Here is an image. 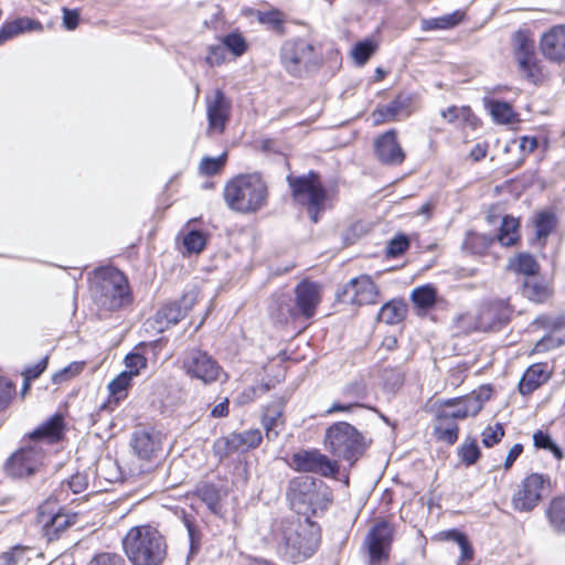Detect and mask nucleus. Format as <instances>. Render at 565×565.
Listing matches in <instances>:
<instances>
[{
  "mask_svg": "<svg viewBox=\"0 0 565 565\" xmlns=\"http://www.w3.org/2000/svg\"><path fill=\"white\" fill-rule=\"evenodd\" d=\"M223 196L232 211L256 213L267 205L268 186L259 173L239 174L226 183Z\"/></svg>",
  "mask_w": 565,
  "mask_h": 565,
  "instance_id": "1",
  "label": "nucleus"
},
{
  "mask_svg": "<svg viewBox=\"0 0 565 565\" xmlns=\"http://www.w3.org/2000/svg\"><path fill=\"white\" fill-rule=\"evenodd\" d=\"M122 547L132 565H161L168 550L164 536L151 525L131 527L122 539Z\"/></svg>",
  "mask_w": 565,
  "mask_h": 565,
  "instance_id": "2",
  "label": "nucleus"
},
{
  "mask_svg": "<svg viewBox=\"0 0 565 565\" xmlns=\"http://www.w3.org/2000/svg\"><path fill=\"white\" fill-rule=\"evenodd\" d=\"M90 291L96 306L107 311L119 310L132 300L127 278L114 267L95 271Z\"/></svg>",
  "mask_w": 565,
  "mask_h": 565,
  "instance_id": "3",
  "label": "nucleus"
},
{
  "mask_svg": "<svg viewBox=\"0 0 565 565\" xmlns=\"http://www.w3.org/2000/svg\"><path fill=\"white\" fill-rule=\"evenodd\" d=\"M287 499L292 510L309 519L318 511L326 510L332 500V495L323 481L309 476H301L290 480Z\"/></svg>",
  "mask_w": 565,
  "mask_h": 565,
  "instance_id": "4",
  "label": "nucleus"
},
{
  "mask_svg": "<svg viewBox=\"0 0 565 565\" xmlns=\"http://www.w3.org/2000/svg\"><path fill=\"white\" fill-rule=\"evenodd\" d=\"M278 535L280 547L292 562L310 557L319 544V531L309 519L303 522L298 518L282 520Z\"/></svg>",
  "mask_w": 565,
  "mask_h": 565,
  "instance_id": "5",
  "label": "nucleus"
},
{
  "mask_svg": "<svg viewBox=\"0 0 565 565\" xmlns=\"http://www.w3.org/2000/svg\"><path fill=\"white\" fill-rule=\"evenodd\" d=\"M323 443L332 456L348 461L350 466H353L367 448L363 434L347 422L329 426Z\"/></svg>",
  "mask_w": 565,
  "mask_h": 565,
  "instance_id": "6",
  "label": "nucleus"
},
{
  "mask_svg": "<svg viewBox=\"0 0 565 565\" xmlns=\"http://www.w3.org/2000/svg\"><path fill=\"white\" fill-rule=\"evenodd\" d=\"M294 200L307 207L313 223H318L319 215L326 210L327 191L320 182L318 174L309 172L301 177H287Z\"/></svg>",
  "mask_w": 565,
  "mask_h": 565,
  "instance_id": "7",
  "label": "nucleus"
},
{
  "mask_svg": "<svg viewBox=\"0 0 565 565\" xmlns=\"http://www.w3.org/2000/svg\"><path fill=\"white\" fill-rule=\"evenodd\" d=\"M280 62L287 73L295 77H301L318 67L322 57L313 44L303 39H296L282 44Z\"/></svg>",
  "mask_w": 565,
  "mask_h": 565,
  "instance_id": "8",
  "label": "nucleus"
},
{
  "mask_svg": "<svg viewBox=\"0 0 565 565\" xmlns=\"http://www.w3.org/2000/svg\"><path fill=\"white\" fill-rule=\"evenodd\" d=\"M295 305L281 301L278 306V320L288 322L298 318L311 319L321 302V286L310 280L300 281L295 288Z\"/></svg>",
  "mask_w": 565,
  "mask_h": 565,
  "instance_id": "9",
  "label": "nucleus"
},
{
  "mask_svg": "<svg viewBox=\"0 0 565 565\" xmlns=\"http://www.w3.org/2000/svg\"><path fill=\"white\" fill-rule=\"evenodd\" d=\"M46 461L47 455L40 445H28L19 448L7 459L4 470L14 479L29 478L41 472Z\"/></svg>",
  "mask_w": 565,
  "mask_h": 565,
  "instance_id": "10",
  "label": "nucleus"
},
{
  "mask_svg": "<svg viewBox=\"0 0 565 565\" xmlns=\"http://www.w3.org/2000/svg\"><path fill=\"white\" fill-rule=\"evenodd\" d=\"M551 491V479L543 473L526 476L512 495V505L520 512L532 511Z\"/></svg>",
  "mask_w": 565,
  "mask_h": 565,
  "instance_id": "11",
  "label": "nucleus"
},
{
  "mask_svg": "<svg viewBox=\"0 0 565 565\" xmlns=\"http://www.w3.org/2000/svg\"><path fill=\"white\" fill-rule=\"evenodd\" d=\"M514 58L520 72L532 83L543 79L541 62L535 53V42L525 31H518L512 40Z\"/></svg>",
  "mask_w": 565,
  "mask_h": 565,
  "instance_id": "12",
  "label": "nucleus"
},
{
  "mask_svg": "<svg viewBox=\"0 0 565 565\" xmlns=\"http://www.w3.org/2000/svg\"><path fill=\"white\" fill-rule=\"evenodd\" d=\"M182 367L188 376L203 384L216 382L222 373L216 360L200 349H188L184 352Z\"/></svg>",
  "mask_w": 565,
  "mask_h": 565,
  "instance_id": "13",
  "label": "nucleus"
},
{
  "mask_svg": "<svg viewBox=\"0 0 565 565\" xmlns=\"http://www.w3.org/2000/svg\"><path fill=\"white\" fill-rule=\"evenodd\" d=\"M199 291L195 288L184 292L180 300L166 303L154 315V328L162 332L177 324L193 308L198 300Z\"/></svg>",
  "mask_w": 565,
  "mask_h": 565,
  "instance_id": "14",
  "label": "nucleus"
},
{
  "mask_svg": "<svg viewBox=\"0 0 565 565\" xmlns=\"http://www.w3.org/2000/svg\"><path fill=\"white\" fill-rule=\"evenodd\" d=\"M291 460L298 471L318 473L326 478H335L339 473V463L317 449L300 450L292 455Z\"/></svg>",
  "mask_w": 565,
  "mask_h": 565,
  "instance_id": "15",
  "label": "nucleus"
},
{
  "mask_svg": "<svg viewBox=\"0 0 565 565\" xmlns=\"http://www.w3.org/2000/svg\"><path fill=\"white\" fill-rule=\"evenodd\" d=\"M263 435L259 429H249L243 433H231L218 438L214 448L220 457H228L236 451H246L259 446Z\"/></svg>",
  "mask_w": 565,
  "mask_h": 565,
  "instance_id": "16",
  "label": "nucleus"
},
{
  "mask_svg": "<svg viewBox=\"0 0 565 565\" xmlns=\"http://www.w3.org/2000/svg\"><path fill=\"white\" fill-rule=\"evenodd\" d=\"M377 296V288L369 276L352 278L342 289L338 297L343 302L362 306L374 303Z\"/></svg>",
  "mask_w": 565,
  "mask_h": 565,
  "instance_id": "17",
  "label": "nucleus"
},
{
  "mask_svg": "<svg viewBox=\"0 0 565 565\" xmlns=\"http://www.w3.org/2000/svg\"><path fill=\"white\" fill-rule=\"evenodd\" d=\"M392 541L393 527L388 522H379L370 530L365 539V545L372 564L387 558Z\"/></svg>",
  "mask_w": 565,
  "mask_h": 565,
  "instance_id": "18",
  "label": "nucleus"
},
{
  "mask_svg": "<svg viewBox=\"0 0 565 565\" xmlns=\"http://www.w3.org/2000/svg\"><path fill=\"white\" fill-rule=\"evenodd\" d=\"M131 446L140 459L150 460L161 451L162 434L153 427L138 428L132 434Z\"/></svg>",
  "mask_w": 565,
  "mask_h": 565,
  "instance_id": "19",
  "label": "nucleus"
},
{
  "mask_svg": "<svg viewBox=\"0 0 565 565\" xmlns=\"http://www.w3.org/2000/svg\"><path fill=\"white\" fill-rule=\"evenodd\" d=\"M374 152L377 160L386 166H399L405 159V152L397 141L394 129L387 130L375 139Z\"/></svg>",
  "mask_w": 565,
  "mask_h": 565,
  "instance_id": "20",
  "label": "nucleus"
},
{
  "mask_svg": "<svg viewBox=\"0 0 565 565\" xmlns=\"http://www.w3.org/2000/svg\"><path fill=\"white\" fill-rule=\"evenodd\" d=\"M511 316V309L507 301L494 300L480 307L477 316L476 328L481 331L495 329L505 323Z\"/></svg>",
  "mask_w": 565,
  "mask_h": 565,
  "instance_id": "21",
  "label": "nucleus"
},
{
  "mask_svg": "<svg viewBox=\"0 0 565 565\" xmlns=\"http://www.w3.org/2000/svg\"><path fill=\"white\" fill-rule=\"evenodd\" d=\"M285 397H276L263 408L260 423L268 440H275L285 427Z\"/></svg>",
  "mask_w": 565,
  "mask_h": 565,
  "instance_id": "22",
  "label": "nucleus"
},
{
  "mask_svg": "<svg viewBox=\"0 0 565 565\" xmlns=\"http://www.w3.org/2000/svg\"><path fill=\"white\" fill-rule=\"evenodd\" d=\"M540 49L547 60L565 63V25H554L546 31L541 36Z\"/></svg>",
  "mask_w": 565,
  "mask_h": 565,
  "instance_id": "23",
  "label": "nucleus"
},
{
  "mask_svg": "<svg viewBox=\"0 0 565 565\" xmlns=\"http://www.w3.org/2000/svg\"><path fill=\"white\" fill-rule=\"evenodd\" d=\"M231 103L220 89L214 92L212 98L206 100L209 129L222 134L230 119Z\"/></svg>",
  "mask_w": 565,
  "mask_h": 565,
  "instance_id": "24",
  "label": "nucleus"
},
{
  "mask_svg": "<svg viewBox=\"0 0 565 565\" xmlns=\"http://www.w3.org/2000/svg\"><path fill=\"white\" fill-rule=\"evenodd\" d=\"M75 514L63 512L51 514L41 511L39 513V522L42 524L44 534L49 541L58 539L62 532L75 523Z\"/></svg>",
  "mask_w": 565,
  "mask_h": 565,
  "instance_id": "25",
  "label": "nucleus"
},
{
  "mask_svg": "<svg viewBox=\"0 0 565 565\" xmlns=\"http://www.w3.org/2000/svg\"><path fill=\"white\" fill-rule=\"evenodd\" d=\"M64 429V417L56 413L30 433L29 438L33 441L45 440L49 444H55L63 438Z\"/></svg>",
  "mask_w": 565,
  "mask_h": 565,
  "instance_id": "26",
  "label": "nucleus"
},
{
  "mask_svg": "<svg viewBox=\"0 0 565 565\" xmlns=\"http://www.w3.org/2000/svg\"><path fill=\"white\" fill-rule=\"evenodd\" d=\"M547 327L551 329V332L537 341L535 344L537 352L553 350L565 344V319L557 318L550 321Z\"/></svg>",
  "mask_w": 565,
  "mask_h": 565,
  "instance_id": "27",
  "label": "nucleus"
},
{
  "mask_svg": "<svg viewBox=\"0 0 565 565\" xmlns=\"http://www.w3.org/2000/svg\"><path fill=\"white\" fill-rule=\"evenodd\" d=\"M196 494L213 514L221 518L224 515L223 500L226 498L225 491L212 483H204L196 489Z\"/></svg>",
  "mask_w": 565,
  "mask_h": 565,
  "instance_id": "28",
  "label": "nucleus"
},
{
  "mask_svg": "<svg viewBox=\"0 0 565 565\" xmlns=\"http://www.w3.org/2000/svg\"><path fill=\"white\" fill-rule=\"evenodd\" d=\"M458 430L456 420L450 417L444 418L441 411L436 413L434 433L439 440L454 445L458 439Z\"/></svg>",
  "mask_w": 565,
  "mask_h": 565,
  "instance_id": "29",
  "label": "nucleus"
},
{
  "mask_svg": "<svg viewBox=\"0 0 565 565\" xmlns=\"http://www.w3.org/2000/svg\"><path fill=\"white\" fill-rule=\"evenodd\" d=\"M407 313V306L403 300L393 299L386 302L377 313V319L390 326L398 324Z\"/></svg>",
  "mask_w": 565,
  "mask_h": 565,
  "instance_id": "30",
  "label": "nucleus"
},
{
  "mask_svg": "<svg viewBox=\"0 0 565 565\" xmlns=\"http://www.w3.org/2000/svg\"><path fill=\"white\" fill-rule=\"evenodd\" d=\"M547 380V376L540 364L530 366L519 383V391L522 395H529Z\"/></svg>",
  "mask_w": 565,
  "mask_h": 565,
  "instance_id": "31",
  "label": "nucleus"
},
{
  "mask_svg": "<svg viewBox=\"0 0 565 565\" xmlns=\"http://www.w3.org/2000/svg\"><path fill=\"white\" fill-rule=\"evenodd\" d=\"M522 294L533 302H544L551 295L550 288L535 276L525 278L522 285Z\"/></svg>",
  "mask_w": 565,
  "mask_h": 565,
  "instance_id": "32",
  "label": "nucleus"
},
{
  "mask_svg": "<svg viewBox=\"0 0 565 565\" xmlns=\"http://www.w3.org/2000/svg\"><path fill=\"white\" fill-rule=\"evenodd\" d=\"M408 106L407 98L397 96L394 100L380 108L374 115L375 124L395 120Z\"/></svg>",
  "mask_w": 565,
  "mask_h": 565,
  "instance_id": "33",
  "label": "nucleus"
},
{
  "mask_svg": "<svg viewBox=\"0 0 565 565\" xmlns=\"http://www.w3.org/2000/svg\"><path fill=\"white\" fill-rule=\"evenodd\" d=\"M546 515L554 531L565 533V497L553 499Z\"/></svg>",
  "mask_w": 565,
  "mask_h": 565,
  "instance_id": "34",
  "label": "nucleus"
},
{
  "mask_svg": "<svg viewBox=\"0 0 565 565\" xmlns=\"http://www.w3.org/2000/svg\"><path fill=\"white\" fill-rule=\"evenodd\" d=\"M519 221L512 216H504L497 235V239L503 246H512L519 238Z\"/></svg>",
  "mask_w": 565,
  "mask_h": 565,
  "instance_id": "35",
  "label": "nucleus"
},
{
  "mask_svg": "<svg viewBox=\"0 0 565 565\" xmlns=\"http://www.w3.org/2000/svg\"><path fill=\"white\" fill-rule=\"evenodd\" d=\"M34 551L28 546L15 545L0 554V565H22L31 559Z\"/></svg>",
  "mask_w": 565,
  "mask_h": 565,
  "instance_id": "36",
  "label": "nucleus"
},
{
  "mask_svg": "<svg viewBox=\"0 0 565 565\" xmlns=\"http://www.w3.org/2000/svg\"><path fill=\"white\" fill-rule=\"evenodd\" d=\"M489 109L497 124L505 125L515 120L516 114L507 102L491 100L489 102Z\"/></svg>",
  "mask_w": 565,
  "mask_h": 565,
  "instance_id": "37",
  "label": "nucleus"
},
{
  "mask_svg": "<svg viewBox=\"0 0 565 565\" xmlns=\"http://www.w3.org/2000/svg\"><path fill=\"white\" fill-rule=\"evenodd\" d=\"M510 268L531 278L537 275L540 266L534 256L520 254L515 259L511 260Z\"/></svg>",
  "mask_w": 565,
  "mask_h": 565,
  "instance_id": "38",
  "label": "nucleus"
},
{
  "mask_svg": "<svg viewBox=\"0 0 565 565\" xmlns=\"http://www.w3.org/2000/svg\"><path fill=\"white\" fill-rule=\"evenodd\" d=\"M489 398V392L480 390L479 393L473 392L472 394L461 397L462 414L468 416H476L482 408L484 401Z\"/></svg>",
  "mask_w": 565,
  "mask_h": 565,
  "instance_id": "39",
  "label": "nucleus"
},
{
  "mask_svg": "<svg viewBox=\"0 0 565 565\" xmlns=\"http://www.w3.org/2000/svg\"><path fill=\"white\" fill-rule=\"evenodd\" d=\"M494 238L484 234L468 233L465 241L463 247L469 249L473 254H482L493 243Z\"/></svg>",
  "mask_w": 565,
  "mask_h": 565,
  "instance_id": "40",
  "label": "nucleus"
},
{
  "mask_svg": "<svg viewBox=\"0 0 565 565\" xmlns=\"http://www.w3.org/2000/svg\"><path fill=\"white\" fill-rule=\"evenodd\" d=\"M375 51L376 43L372 40H365L354 45L351 51V56L356 65L362 66L369 61Z\"/></svg>",
  "mask_w": 565,
  "mask_h": 565,
  "instance_id": "41",
  "label": "nucleus"
},
{
  "mask_svg": "<svg viewBox=\"0 0 565 565\" xmlns=\"http://www.w3.org/2000/svg\"><path fill=\"white\" fill-rule=\"evenodd\" d=\"M460 17L458 13L446 14L440 18L425 19L422 21L424 31L449 29L458 24Z\"/></svg>",
  "mask_w": 565,
  "mask_h": 565,
  "instance_id": "42",
  "label": "nucleus"
},
{
  "mask_svg": "<svg viewBox=\"0 0 565 565\" xmlns=\"http://www.w3.org/2000/svg\"><path fill=\"white\" fill-rule=\"evenodd\" d=\"M206 245V237L205 235L196 230H190L188 233L183 236V246L185 250L191 253H200L204 249Z\"/></svg>",
  "mask_w": 565,
  "mask_h": 565,
  "instance_id": "43",
  "label": "nucleus"
},
{
  "mask_svg": "<svg viewBox=\"0 0 565 565\" xmlns=\"http://www.w3.org/2000/svg\"><path fill=\"white\" fill-rule=\"evenodd\" d=\"M436 292L429 286L418 287L412 292V300L420 308H429L435 303Z\"/></svg>",
  "mask_w": 565,
  "mask_h": 565,
  "instance_id": "44",
  "label": "nucleus"
},
{
  "mask_svg": "<svg viewBox=\"0 0 565 565\" xmlns=\"http://www.w3.org/2000/svg\"><path fill=\"white\" fill-rule=\"evenodd\" d=\"M258 21L268 25L273 31L284 32V14L279 10L259 12Z\"/></svg>",
  "mask_w": 565,
  "mask_h": 565,
  "instance_id": "45",
  "label": "nucleus"
},
{
  "mask_svg": "<svg viewBox=\"0 0 565 565\" xmlns=\"http://www.w3.org/2000/svg\"><path fill=\"white\" fill-rule=\"evenodd\" d=\"M440 116L449 124H454L457 120L469 121L472 116L470 107H457L450 106L441 110Z\"/></svg>",
  "mask_w": 565,
  "mask_h": 565,
  "instance_id": "46",
  "label": "nucleus"
},
{
  "mask_svg": "<svg viewBox=\"0 0 565 565\" xmlns=\"http://www.w3.org/2000/svg\"><path fill=\"white\" fill-rule=\"evenodd\" d=\"M226 51H230L235 56H241L245 53L247 45L244 38L238 33H230L223 38Z\"/></svg>",
  "mask_w": 565,
  "mask_h": 565,
  "instance_id": "47",
  "label": "nucleus"
},
{
  "mask_svg": "<svg viewBox=\"0 0 565 565\" xmlns=\"http://www.w3.org/2000/svg\"><path fill=\"white\" fill-rule=\"evenodd\" d=\"M482 444L486 447H492L501 441L504 436V428L501 424H495L494 426H488L483 429L482 434Z\"/></svg>",
  "mask_w": 565,
  "mask_h": 565,
  "instance_id": "48",
  "label": "nucleus"
},
{
  "mask_svg": "<svg viewBox=\"0 0 565 565\" xmlns=\"http://www.w3.org/2000/svg\"><path fill=\"white\" fill-rule=\"evenodd\" d=\"M459 456L467 466L476 463L480 457V449L476 440L466 441L459 449Z\"/></svg>",
  "mask_w": 565,
  "mask_h": 565,
  "instance_id": "49",
  "label": "nucleus"
},
{
  "mask_svg": "<svg viewBox=\"0 0 565 565\" xmlns=\"http://www.w3.org/2000/svg\"><path fill=\"white\" fill-rule=\"evenodd\" d=\"M444 408L440 411L443 412L444 418H452L456 419H465L467 416L461 415L462 414V403L460 398H450L446 399L444 403Z\"/></svg>",
  "mask_w": 565,
  "mask_h": 565,
  "instance_id": "50",
  "label": "nucleus"
},
{
  "mask_svg": "<svg viewBox=\"0 0 565 565\" xmlns=\"http://www.w3.org/2000/svg\"><path fill=\"white\" fill-rule=\"evenodd\" d=\"M10 22H11L12 26L14 28L15 33L18 35L25 33V32L43 30L41 22H39L38 20H34V19L28 18V17L18 18Z\"/></svg>",
  "mask_w": 565,
  "mask_h": 565,
  "instance_id": "51",
  "label": "nucleus"
},
{
  "mask_svg": "<svg viewBox=\"0 0 565 565\" xmlns=\"http://www.w3.org/2000/svg\"><path fill=\"white\" fill-rule=\"evenodd\" d=\"M126 371L131 376L139 374L140 370L147 367V359L139 353H130L125 359Z\"/></svg>",
  "mask_w": 565,
  "mask_h": 565,
  "instance_id": "52",
  "label": "nucleus"
},
{
  "mask_svg": "<svg viewBox=\"0 0 565 565\" xmlns=\"http://www.w3.org/2000/svg\"><path fill=\"white\" fill-rule=\"evenodd\" d=\"M225 162V154L217 158L205 157L200 163V170L203 174L213 175L217 173Z\"/></svg>",
  "mask_w": 565,
  "mask_h": 565,
  "instance_id": "53",
  "label": "nucleus"
},
{
  "mask_svg": "<svg viewBox=\"0 0 565 565\" xmlns=\"http://www.w3.org/2000/svg\"><path fill=\"white\" fill-rule=\"evenodd\" d=\"M409 246V239L406 235H398L392 238L386 247V253L391 257L402 255Z\"/></svg>",
  "mask_w": 565,
  "mask_h": 565,
  "instance_id": "54",
  "label": "nucleus"
},
{
  "mask_svg": "<svg viewBox=\"0 0 565 565\" xmlns=\"http://www.w3.org/2000/svg\"><path fill=\"white\" fill-rule=\"evenodd\" d=\"M132 376L127 372H121L108 385L111 395H120L130 385Z\"/></svg>",
  "mask_w": 565,
  "mask_h": 565,
  "instance_id": "55",
  "label": "nucleus"
},
{
  "mask_svg": "<svg viewBox=\"0 0 565 565\" xmlns=\"http://www.w3.org/2000/svg\"><path fill=\"white\" fill-rule=\"evenodd\" d=\"M14 392V385L7 379L0 376V412L9 406Z\"/></svg>",
  "mask_w": 565,
  "mask_h": 565,
  "instance_id": "56",
  "label": "nucleus"
},
{
  "mask_svg": "<svg viewBox=\"0 0 565 565\" xmlns=\"http://www.w3.org/2000/svg\"><path fill=\"white\" fill-rule=\"evenodd\" d=\"M87 565H125V561L116 553H100L95 555Z\"/></svg>",
  "mask_w": 565,
  "mask_h": 565,
  "instance_id": "57",
  "label": "nucleus"
},
{
  "mask_svg": "<svg viewBox=\"0 0 565 565\" xmlns=\"http://www.w3.org/2000/svg\"><path fill=\"white\" fill-rule=\"evenodd\" d=\"M342 395L351 399L363 398L366 395L365 384L361 381L352 382L343 387Z\"/></svg>",
  "mask_w": 565,
  "mask_h": 565,
  "instance_id": "58",
  "label": "nucleus"
},
{
  "mask_svg": "<svg viewBox=\"0 0 565 565\" xmlns=\"http://www.w3.org/2000/svg\"><path fill=\"white\" fill-rule=\"evenodd\" d=\"M383 379L385 386L391 391L397 390L403 384V374L396 369H385Z\"/></svg>",
  "mask_w": 565,
  "mask_h": 565,
  "instance_id": "59",
  "label": "nucleus"
},
{
  "mask_svg": "<svg viewBox=\"0 0 565 565\" xmlns=\"http://www.w3.org/2000/svg\"><path fill=\"white\" fill-rule=\"evenodd\" d=\"M83 370V363L74 362L53 375L54 383H62L70 377L77 375Z\"/></svg>",
  "mask_w": 565,
  "mask_h": 565,
  "instance_id": "60",
  "label": "nucleus"
},
{
  "mask_svg": "<svg viewBox=\"0 0 565 565\" xmlns=\"http://www.w3.org/2000/svg\"><path fill=\"white\" fill-rule=\"evenodd\" d=\"M225 52L226 47L223 42L212 45L209 49V54L206 55V62L210 65H220L225 61Z\"/></svg>",
  "mask_w": 565,
  "mask_h": 565,
  "instance_id": "61",
  "label": "nucleus"
},
{
  "mask_svg": "<svg viewBox=\"0 0 565 565\" xmlns=\"http://www.w3.org/2000/svg\"><path fill=\"white\" fill-rule=\"evenodd\" d=\"M268 391H269V385L268 384H260V385H258L256 387H254V386L247 387L241 394L239 402L241 403L252 402V401L256 399L258 396H260L262 394H264V393H266Z\"/></svg>",
  "mask_w": 565,
  "mask_h": 565,
  "instance_id": "62",
  "label": "nucleus"
},
{
  "mask_svg": "<svg viewBox=\"0 0 565 565\" xmlns=\"http://www.w3.org/2000/svg\"><path fill=\"white\" fill-rule=\"evenodd\" d=\"M49 356L41 359L35 365L29 366L23 371L26 381L38 379L47 367Z\"/></svg>",
  "mask_w": 565,
  "mask_h": 565,
  "instance_id": "63",
  "label": "nucleus"
},
{
  "mask_svg": "<svg viewBox=\"0 0 565 565\" xmlns=\"http://www.w3.org/2000/svg\"><path fill=\"white\" fill-rule=\"evenodd\" d=\"M552 230V217L546 214H540L536 221V234L539 237H545L550 234Z\"/></svg>",
  "mask_w": 565,
  "mask_h": 565,
  "instance_id": "64",
  "label": "nucleus"
}]
</instances>
